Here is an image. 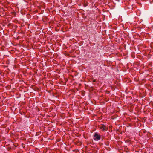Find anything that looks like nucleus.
I'll list each match as a JSON object with an SVG mask.
<instances>
[{
  "label": "nucleus",
  "instance_id": "nucleus-1",
  "mask_svg": "<svg viewBox=\"0 0 153 153\" xmlns=\"http://www.w3.org/2000/svg\"><path fill=\"white\" fill-rule=\"evenodd\" d=\"M94 139L95 141L99 140L101 138L100 135L97 132L95 133L94 135Z\"/></svg>",
  "mask_w": 153,
  "mask_h": 153
},
{
  "label": "nucleus",
  "instance_id": "nucleus-2",
  "mask_svg": "<svg viewBox=\"0 0 153 153\" xmlns=\"http://www.w3.org/2000/svg\"><path fill=\"white\" fill-rule=\"evenodd\" d=\"M99 128L102 130L105 131L106 130V126L104 125H100L99 126Z\"/></svg>",
  "mask_w": 153,
  "mask_h": 153
},
{
  "label": "nucleus",
  "instance_id": "nucleus-3",
  "mask_svg": "<svg viewBox=\"0 0 153 153\" xmlns=\"http://www.w3.org/2000/svg\"><path fill=\"white\" fill-rule=\"evenodd\" d=\"M96 80H94L93 81V82H96Z\"/></svg>",
  "mask_w": 153,
  "mask_h": 153
}]
</instances>
